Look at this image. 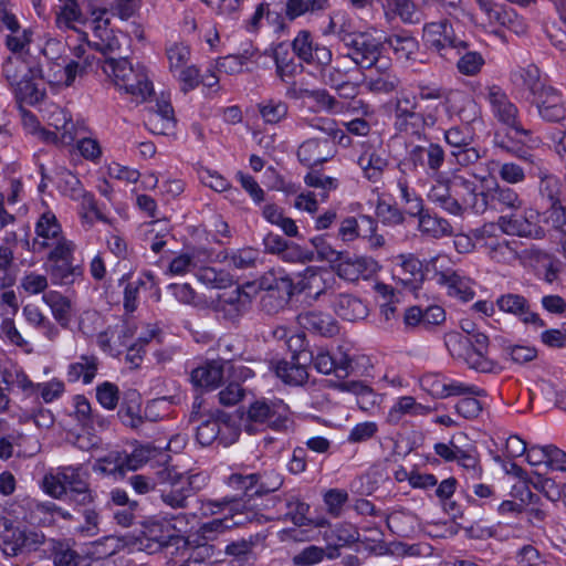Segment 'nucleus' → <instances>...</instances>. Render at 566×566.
Returning a JSON list of instances; mask_svg holds the SVG:
<instances>
[{
  "instance_id": "1",
  "label": "nucleus",
  "mask_w": 566,
  "mask_h": 566,
  "mask_svg": "<svg viewBox=\"0 0 566 566\" xmlns=\"http://www.w3.org/2000/svg\"><path fill=\"white\" fill-rule=\"evenodd\" d=\"M490 184H493L490 176L439 174L428 192V200L454 216H460L464 209L484 213L488 210L486 191Z\"/></svg>"
},
{
  "instance_id": "2",
  "label": "nucleus",
  "mask_w": 566,
  "mask_h": 566,
  "mask_svg": "<svg viewBox=\"0 0 566 566\" xmlns=\"http://www.w3.org/2000/svg\"><path fill=\"white\" fill-rule=\"evenodd\" d=\"M528 174L539 179L538 198L544 208V222L560 233L563 254L566 259V207L560 201V181L541 158L528 167Z\"/></svg>"
},
{
  "instance_id": "3",
  "label": "nucleus",
  "mask_w": 566,
  "mask_h": 566,
  "mask_svg": "<svg viewBox=\"0 0 566 566\" xmlns=\"http://www.w3.org/2000/svg\"><path fill=\"white\" fill-rule=\"evenodd\" d=\"M101 52L105 55L102 69L104 73L113 77L115 85L142 102L146 101L154 92L144 65L132 64L126 57L111 55L114 46L111 42L99 44Z\"/></svg>"
},
{
  "instance_id": "4",
  "label": "nucleus",
  "mask_w": 566,
  "mask_h": 566,
  "mask_svg": "<svg viewBox=\"0 0 566 566\" xmlns=\"http://www.w3.org/2000/svg\"><path fill=\"white\" fill-rule=\"evenodd\" d=\"M159 492L163 502L172 509L187 507V501L206 484L205 473H179L174 468H165L157 472Z\"/></svg>"
},
{
  "instance_id": "5",
  "label": "nucleus",
  "mask_w": 566,
  "mask_h": 566,
  "mask_svg": "<svg viewBox=\"0 0 566 566\" xmlns=\"http://www.w3.org/2000/svg\"><path fill=\"white\" fill-rule=\"evenodd\" d=\"M294 421L286 403L281 399H255L247 410L244 430L253 434L259 427L270 428L275 431H289Z\"/></svg>"
},
{
  "instance_id": "6",
  "label": "nucleus",
  "mask_w": 566,
  "mask_h": 566,
  "mask_svg": "<svg viewBox=\"0 0 566 566\" xmlns=\"http://www.w3.org/2000/svg\"><path fill=\"white\" fill-rule=\"evenodd\" d=\"M338 38L348 56L360 69H371L379 61L382 43L366 32L338 31Z\"/></svg>"
},
{
  "instance_id": "7",
  "label": "nucleus",
  "mask_w": 566,
  "mask_h": 566,
  "mask_svg": "<svg viewBox=\"0 0 566 566\" xmlns=\"http://www.w3.org/2000/svg\"><path fill=\"white\" fill-rule=\"evenodd\" d=\"M240 430L229 413L218 410L216 413L206 416L196 428V439L203 446H211L218 442L224 447L234 443Z\"/></svg>"
},
{
  "instance_id": "8",
  "label": "nucleus",
  "mask_w": 566,
  "mask_h": 566,
  "mask_svg": "<svg viewBox=\"0 0 566 566\" xmlns=\"http://www.w3.org/2000/svg\"><path fill=\"white\" fill-rule=\"evenodd\" d=\"M481 95L489 102L494 118L502 125L511 128L516 136L530 137L531 130L522 126L518 118V108L510 99L506 92L499 85H488Z\"/></svg>"
},
{
  "instance_id": "9",
  "label": "nucleus",
  "mask_w": 566,
  "mask_h": 566,
  "mask_svg": "<svg viewBox=\"0 0 566 566\" xmlns=\"http://www.w3.org/2000/svg\"><path fill=\"white\" fill-rule=\"evenodd\" d=\"M44 542V535L27 531L7 518L0 520V549L6 556L14 557L24 552L35 551Z\"/></svg>"
},
{
  "instance_id": "10",
  "label": "nucleus",
  "mask_w": 566,
  "mask_h": 566,
  "mask_svg": "<svg viewBox=\"0 0 566 566\" xmlns=\"http://www.w3.org/2000/svg\"><path fill=\"white\" fill-rule=\"evenodd\" d=\"M437 124V115L433 111L422 112L416 101L408 97L397 101L395 106V127L400 133L420 135L426 127Z\"/></svg>"
},
{
  "instance_id": "11",
  "label": "nucleus",
  "mask_w": 566,
  "mask_h": 566,
  "mask_svg": "<svg viewBox=\"0 0 566 566\" xmlns=\"http://www.w3.org/2000/svg\"><path fill=\"white\" fill-rule=\"evenodd\" d=\"M34 230L35 238L32 241L29 240V233L25 232L20 243L23 249L36 254L44 252L63 237L62 227L52 211H45L39 217Z\"/></svg>"
},
{
  "instance_id": "12",
  "label": "nucleus",
  "mask_w": 566,
  "mask_h": 566,
  "mask_svg": "<svg viewBox=\"0 0 566 566\" xmlns=\"http://www.w3.org/2000/svg\"><path fill=\"white\" fill-rule=\"evenodd\" d=\"M423 40L429 49L437 51L441 56L447 57L449 51L465 50V41L458 39L454 34L452 24L448 20L430 22L423 27Z\"/></svg>"
},
{
  "instance_id": "13",
  "label": "nucleus",
  "mask_w": 566,
  "mask_h": 566,
  "mask_svg": "<svg viewBox=\"0 0 566 566\" xmlns=\"http://www.w3.org/2000/svg\"><path fill=\"white\" fill-rule=\"evenodd\" d=\"M66 497L76 505L86 506L94 502L95 494L90 488L88 472L82 465L61 467Z\"/></svg>"
},
{
  "instance_id": "14",
  "label": "nucleus",
  "mask_w": 566,
  "mask_h": 566,
  "mask_svg": "<svg viewBox=\"0 0 566 566\" xmlns=\"http://www.w3.org/2000/svg\"><path fill=\"white\" fill-rule=\"evenodd\" d=\"M260 286L266 292L262 298V308L272 312L283 307L294 295V279L282 274L262 277Z\"/></svg>"
},
{
  "instance_id": "15",
  "label": "nucleus",
  "mask_w": 566,
  "mask_h": 566,
  "mask_svg": "<svg viewBox=\"0 0 566 566\" xmlns=\"http://www.w3.org/2000/svg\"><path fill=\"white\" fill-rule=\"evenodd\" d=\"M145 549L149 553L159 552L169 546L178 547L184 537L177 534V530L167 522H150L144 526L143 531Z\"/></svg>"
},
{
  "instance_id": "16",
  "label": "nucleus",
  "mask_w": 566,
  "mask_h": 566,
  "mask_svg": "<svg viewBox=\"0 0 566 566\" xmlns=\"http://www.w3.org/2000/svg\"><path fill=\"white\" fill-rule=\"evenodd\" d=\"M250 306V294L238 285L230 291L220 293L213 302L214 310L229 321L238 319L249 311Z\"/></svg>"
},
{
  "instance_id": "17",
  "label": "nucleus",
  "mask_w": 566,
  "mask_h": 566,
  "mask_svg": "<svg viewBox=\"0 0 566 566\" xmlns=\"http://www.w3.org/2000/svg\"><path fill=\"white\" fill-rule=\"evenodd\" d=\"M335 153L336 147L333 139L313 137L301 144L297 157L303 165L314 167L332 159Z\"/></svg>"
},
{
  "instance_id": "18",
  "label": "nucleus",
  "mask_w": 566,
  "mask_h": 566,
  "mask_svg": "<svg viewBox=\"0 0 566 566\" xmlns=\"http://www.w3.org/2000/svg\"><path fill=\"white\" fill-rule=\"evenodd\" d=\"M251 502L252 500L250 499L243 500L234 496H224L220 501H211L210 504L218 509H229L230 512H233V517H237L234 521L235 525L244 523L264 524L269 522L271 518L255 510L254 504Z\"/></svg>"
},
{
  "instance_id": "19",
  "label": "nucleus",
  "mask_w": 566,
  "mask_h": 566,
  "mask_svg": "<svg viewBox=\"0 0 566 566\" xmlns=\"http://www.w3.org/2000/svg\"><path fill=\"white\" fill-rule=\"evenodd\" d=\"M398 260L394 279L411 291L420 289L423 281L427 280L426 263L423 264L412 254L399 255Z\"/></svg>"
},
{
  "instance_id": "20",
  "label": "nucleus",
  "mask_w": 566,
  "mask_h": 566,
  "mask_svg": "<svg viewBox=\"0 0 566 566\" xmlns=\"http://www.w3.org/2000/svg\"><path fill=\"white\" fill-rule=\"evenodd\" d=\"M507 129L506 134L495 133L494 145L496 148L515 156L528 167L539 159V157L532 151V148L526 145V142L531 140L532 134L530 137L516 136L514 132H511V128Z\"/></svg>"
},
{
  "instance_id": "21",
  "label": "nucleus",
  "mask_w": 566,
  "mask_h": 566,
  "mask_svg": "<svg viewBox=\"0 0 566 566\" xmlns=\"http://www.w3.org/2000/svg\"><path fill=\"white\" fill-rule=\"evenodd\" d=\"M499 308L505 313L512 314L524 324H532L535 327H544V321L537 313L531 310L528 301L520 294H504L496 300Z\"/></svg>"
},
{
  "instance_id": "22",
  "label": "nucleus",
  "mask_w": 566,
  "mask_h": 566,
  "mask_svg": "<svg viewBox=\"0 0 566 566\" xmlns=\"http://www.w3.org/2000/svg\"><path fill=\"white\" fill-rule=\"evenodd\" d=\"M297 322L303 328L324 337H333L339 331L337 321L319 311L302 312L297 315Z\"/></svg>"
},
{
  "instance_id": "23",
  "label": "nucleus",
  "mask_w": 566,
  "mask_h": 566,
  "mask_svg": "<svg viewBox=\"0 0 566 566\" xmlns=\"http://www.w3.org/2000/svg\"><path fill=\"white\" fill-rule=\"evenodd\" d=\"M488 209L492 208L500 211H517L523 206L520 195L507 186H500L494 179L493 184L488 186L486 191Z\"/></svg>"
},
{
  "instance_id": "24",
  "label": "nucleus",
  "mask_w": 566,
  "mask_h": 566,
  "mask_svg": "<svg viewBox=\"0 0 566 566\" xmlns=\"http://www.w3.org/2000/svg\"><path fill=\"white\" fill-rule=\"evenodd\" d=\"M500 229L509 235L539 238L543 230L531 222L524 214L512 211L510 214L501 216L497 220Z\"/></svg>"
},
{
  "instance_id": "25",
  "label": "nucleus",
  "mask_w": 566,
  "mask_h": 566,
  "mask_svg": "<svg viewBox=\"0 0 566 566\" xmlns=\"http://www.w3.org/2000/svg\"><path fill=\"white\" fill-rule=\"evenodd\" d=\"M331 304L336 315L348 322L363 319L368 314V308L364 302L349 293L335 294Z\"/></svg>"
},
{
  "instance_id": "26",
  "label": "nucleus",
  "mask_w": 566,
  "mask_h": 566,
  "mask_svg": "<svg viewBox=\"0 0 566 566\" xmlns=\"http://www.w3.org/2000/svg\"><path fill=\"white\" fill-rule=\"evenodd\" d=\"M308 365H311V363L280 359L271 364V369L284 384L290 386H303L308 379Z\"/></svg>"
},
{
  "instance_id": "27",
  "label": "nucleus",
  "mask_w": 566,
  "mask_h": 566,
  "mask_svg": "<svg viewBox=\"0 0 566 566\" xmlns=\"http://www.w3.org/2000/svg\"><path fill=\"white\" fill-rule=\"evenodd\" d=\"M223 378V364L220 360H210L191 371L190 379L196 387L206 389L217 388Z\"/></svg>"
},
{
  "instance_id": "28",
  "label": "nucleus",
  "mask_w": 566,
  "mask_h": 566,
  "mask_svg": "<svg viewBox=\"0 0 566 566\" xmlns=\"http://www.w3.org/2000/svg\"><path fill=\"white\" fill-rule=\"evenodd\" d=\"M295 54L289 51V46L279 43L273 51L276 75L281 81L286 82L303 72V65L295 61Z\"/></svg>"
},
{
  "instance_id": "29",
  "label": "nucleus",
  "mask_w": 566,
  "mask_h": 566,
  "mask_svg": "<svg viewBox=\"0 0 566 566\" xmlns=\"http://www.w3.org/2000/svg\"><path fill=\"white\" fill-rule=\"evenodd\" d=\"M446 345L452 356L455 355L457 347H459V349L469 348L470 350L488 352L489 337L480 332L473 333L472 336L450 333L446 336Z\"/></svg>"
},
{
  "instance_id": "30",
  "label": "nucleus",
  "mask_w": 566,
  "mask_h": 566,
  "mask_svg": "<svg viewBox=\"0 0 566 566\" xmlns=\"http://www.w3.org/2000/svg\"><path fill=\"white\" fill-rule=\"evenodd\" d=\"M429 412V407L418 403L411 396H403L400 397L390 408L387 416V422L390 424H398L405 415L424 416Z\"/></svg>"
},
{
  "instance_id": "31",
  "label": "nucleus",
  "mask_w": 566,
  "mask_h": 566,
  "mask_svg": "<svg viewBox=\"0 0 566 566\" xmlns=\"http://www.w3.org/2000/svg\"><path fill=\"white\" fill-rule=\"evenodd\" d=\"M360 221L367 223V229H363L358 220L353 217L344 219L338 229V237L343 241L348 242L359 237L365 238L376 231L377 224L371 217L363 214L360 216Z\"/></svg>"
},
{
  "instance_id": "32",
  "label": "nucleus",
  "mask_w": 566,
  "mask_h": 566,
  "mask_svg": "<svg viewBox=\"0 0 566 566\" xmlns=\"http://www.w3.org/2000/svg\"><path fill=\"white\" fill-rule=\"evenodd\" d=\"M510 81L516 88L527 90L532 95H535L543 87L539 70L533 64L513 70L510 74Z\"/></svg>"
},
{
  "instance_id": "33",
  "label": "nucleus",
  "mask_w": 566,
  "mask_h": 566,
  "mask_svg": "<svg viewBox=\"0 0 566 566\" xmlns=\"http://www.w3.org/2000/svg\"><path fill=\"white\" fill-rule=\"evenodd\" d=\"M43 301L50 306L55 321L62 327H67L73 311L70 298L59 292L50 291L43 295Z\"/></svg>"
},
{
  "instance_id": "34",
  "label": "nucleus",
  "mask_w": 566,
  "mask_h": 566,
  "mask_svg": "<svg viewBox=\"0 0 566 566\" xmlns=\"http://www.w3.org/2000/svg\"><path fill=\"white\" fill-rule=\"evenodd\" d=\"M98 367V359L94 355H82L78 361L69 366L67 378L69 381L75 382L83 379L84 384H90L94 379Z\"/></svg>"
},
{
  "instance_id": "35",
  "label": "nucleus",
  "mask_w": 566,
  "mask_h": 566,
  "mask_svg": "<svg viewBox=\"0 0 566 566\" xmlns=\"http://www.w3.org/2000/svg\"><path fill=\"white\" fill-rule=\"evenodd\" d=\"M72 261L48 263V273L54 284L71 285L82 276V268Z\"/></svg>"
},
{
  "instance_id": "36",
  "label": "nucleus",
  "mask_w": 566,
  "mask_h": 566,
  "mask_svg": "<svg viewBox=\"0 0 566 566\" xmlns=\"http://www.w3.org/2000/svg\"><path fill=\"white\" fill-rule=\"evenodd\" d=\"M84 67L76 61H71L66 65L52 63L46 74V81L50 84L71 86L77 74H81Z\"/></svg>"
},
{
  "instance_id": "37",
  "label": "nucleus",
  "mask_w": 566,
  "mask_h": 566,
  "mask_svg": "<svg viewBox=\"0 0 566 566\" xmlns=\"http://www.w3.org/2000/svg\"><path fill=\"white\" fill-rule=\"evenodd\" d=\"M437 284L446 287L449 295L459 297L463 301L471 300L474 295V292L470 286L469 279L460 274L457 270L448 274L447 277L437 282Z\"/></svg>"
},
{
  "instance_id": "38",
  "label": "nucleus",
  "mask_w": 566,
  "mask_h": 566,
  "mask_svg": "<svg viewBox=\"0 0 566 566\" xmlns=\"http://www.w3.org/2000/svg\"><path fill=\"white\" fill-rule=\"evenodd\" d=\"M358 165L364 170L366 178L376 182L387 168L388 160L375 150H366L359 156Z\"/></svg>"
},
{
  "instance_id": "39",
  "label": "nucleus",
  "mask_w": 566,
  "mask_h": 566,
  "mask_svg": "<svg viewBox=\"0 0 566 566\" xmlns=\"http://www.w3.org/2000/svg\"><path fill=\"white\" fill-rule=\"evenodd\" d=\"M284 505L286 509L285 518H289L296 526H306L311 524L307 517L310 505L303 502L297 495L286 493L283 495Z\"/></svg>"
},
{
  "instance_id": "40",
  "label": "nucleus",
  "mask_w": 566,
  "mask_h": 566,
  "mask_svg": "<svg viewBox=\"0 0 566 566\" xmlns=\"http://www.w3.org/2000/svg\"><path fill=\"white\" fill-rule=\"evenodd\" d=\"M382 44L389 45L398 59L410 60L418 50V41L409 34H391Z\"/></svg>"
},
{
  "instance_id": "41",
  "label": "nucleus",
  "mask_w": 566,
  "mask_h": 566,
  "mask_svg": "<svg viewBox=\"0 0 566 566\" xmlns=\"http://www.w3.org/2000/svg\"><path fill=\"white\" fill-rule=\"evenodd\" d=\"M125 459L126 453L109 452L106 457L96 461L93 470L102 474L124 476L127 471Z\"/></svg>"
},
{
  "instance_id": "42",
  "label": "nucleus",
  "mask_w": 566,
  "mask_h": 566,
  "mask_svg": "<svg viewBox=\"0 0 566 566\" xmlns=\"http://www.w3.org/2000/svg\"><path fill=\"white\" fill-rule=\"evenodd\" d=\"M454 356L462 357L469 368L480 373H491L495 367L494 361L488 357V352L457 347Z\"/></svg>"
},
{
  "instance_id": "43",
  "label": "nucleus",
  "mask_w": 566,
  "mask_h": 566,
  "mask_svg": "<svg viewBox=\"0 0 566 566\" xmlns=\"http://www.w3.org/2000/svg\"><path fill=\"white\" fill-rule=\"evenodd\" d=\"M197 279L208 287L223 289L233 285L232 276L226 271H217L214 268L206 266L198 270Z\"/></svg>"
},
{
  "instance_id": "44",
  "label": "nucleus",
  "mask_w": 566,
  "mask_h": 566,
  "mask_svg": "<svg viewBox=\"0 0 566 566\" xmlns=\"http://www.w3.org/2000/svg\"><path fill=\"white\" fill-rule=\"evenodd\" d=\"M366 85L373 93L390 94L398 88L400 80L394 72H379L370 75L366 81Z\"/></svg>"
},
{
  "instance_id": "45",
  "label": "nucleus",
  "mask_w": 566,
  "mask_h": 566,
  "mask_svg": "<svg viewBox=\"0 0 566 566\" xmlns=\"http://www.w3.org/2000/svg\"><path fill=\"white\" fill-rule=\"evenodd\" d=\"M419 230L433 238L450 235L452 233V227L448 220L438 216H431L428 212L420 214Z\"/></svg>"
},
{
  "instance_id": "46",
  "label": "nucleus",
  "mask_w": 566,
  "mask_h": 566,
  "mask_svg": "<svg viewBox=\"0 0 566 566\" xmlns=\"http://www.w3.org/2000/svg\"><path fill=\"white\" fill-rule=\"evenodd\" d=\"M260 542V535L233 541L226 546L224 553L238 562H247L253 556V548Z\"/></svg>"
},
{
  "instance_id": "47",
  "label": "nucleus",
  "mask_w": 566,
  "mask_h": 566,
  "mask_svg": "<svg viewBox=\"0 0 566 566\" xmlns=\"http://www.w3.org/2000/svg\"><path fill=\"white\" fill-rule=\"evenodd\" d=\"M260 115L266 124H277L289 113V105L281 99H268L258 105Z\"/></svg>"
},
{
  "instance_id": "48",
  "label": "nucleus",
  "mask_w": 566,
  "mask_h": 566,
  "mask_svg": "<svg viewBox=\"0 0 566 566\" xmlns=\"http://www.w3.org/2000/svg\"><path fill=\"white\" fill-rule=\"evenodd\" d=\"M56 22L69 29H75V24H83L85 17L76 0H65L57 13Z\"/></svg>"
},
{
  "instance_id": "49",
  "label": "nucleus",
  "mask_w": 566,
  "mask_h": 566,
  "mask_svg": "<svg viewBox=\"0 0 566 566\" xmlns=\"http://www.w3.org/2000/svg\"><path fill=\"white\" fill-rule=\"evenodd\" d=\"M485 14L491 24H499L517 32L516 27L520 25V21L513 9L494 3Z\"/></svg>"
},
{
  "instance_id": "50",
  "label": "nucleus",
  "mask_w": 566,
  "mask_h": 566,
  "mask_svg": "<svg viewBox=\"0 0 566 566\" xmlns=\"http://www.w3.org/2000/svg\"><path fill=\"white\" fill-rule=\"evenodd\" d=\"M286 347L291 352V359L298 363H312L313 352L306 348L305 334L292 333L286 339Z\"/></svg>"
},
{
  "instance_id": "51",
  "label": "nucleus",
  "mask_w": 566,
  "mask_h": 566,
  "mask_svg": "<svg viewBox=\"0 0 566 566\" xmlns=\"http://www.w3.org/2000/svg\"><path fill=\"white\" fill-rule=\"evenodd\" d=\"M42 78H32L14 90L15 97L28 105H35L43 101L45 96L44 88L40 87Z\"/></svg>"
},
{
  "instance_id": "52",
  "label": "nucleus",
  "mask_w": 566,
  "mask_h": 566,
  "mask_svg": "<svg viewBox=\"0 0 566 566\" xmlns=\"http://www.w3.org/2000/svg\"><path fill=\"white\" fill-rule=\"evenodd\" d=\"M1 72L10 86H12L13 83L21 81L23 74L31 72V65L19 56H9L3 62Z\"/></svg>"
},
{
  "instance_id": "53",
  "label": "nucleus",
  "mask_w": 566,
  "mask_h": 566,
  "mask_svg": "<svg viewBox=\"0 0 566 566\" xmlns=\"http://www.w3.org/2000/svg\"><path fill=\"white\" fill-rule=\"evenodd\" d=\"M315 42H313L312 34L302 30L297 33L295 39L292 41V50L293 53L304 63L311 64V57L313 50L315 48Z\"/></svg>"
},
{
  "instance_id": "54",
  "label": "nucleus",
  "mask_w": 566,
  "mask_h": 566,
  "mask_svg": "<svg viewBox=\"0 0 566 566\" xmlns=\"http://www.w3.org/2000/svg\"><path fill=\"white\" fill-rule=\"evenodd\" d=\"M499 340H501V346L505 356L510 357L515 364H526L537 357V349L535 347L511 344L506 345L504 339L500 338Z\"/></svg>"
},
{
  "instance_id": "55",
  "label": "nucleus",
  "mask_w": 566,
  "mask_h": 566,
  "mask_svg": "<svg viewBox=\"0 0 566 566\" xmlns=\"http://www.w3.org/2000/svg\"><path fill=\"white\" fill-rule=\"evenodd\" d=\"M157 454L158 449L153 444H140L136 447L130 454L126 453V468L127 470L135 471Z\"/></svg>"
},
{
  "instance_id": "56",
  "label": "nucleus",
  "mask_w": 566,
  "mask_h": 566,
  "mask_svg": "<svg viewBox=\"0 0 566 566\" xmlns=\"http://www.w3.org/2000/svg\"><path fill=\"white\" fill-rule=\"evenodd\" d=\"M452 271L454 269L446 255H438L426 262L427 280L434 281L436 283L447 277Z\"/></svg>"
},
{
  "instance_id": "57",
  "label": "nucleus",
  "mask_w": 566,
  "mask_h": 566,
  "mask_svg": "<svg viewBox=\"0 0 566 566\" xmlns=\"http://www.w3.org/2000/svg\"><path fill=\"white\" fill-rule=\"evenodd\" d=\"M337 274L346 280H357L359 274L367 269L368 260L365 258H356L353 260L344 255L342 261H338Z\"/></svg>"
},
{
  "instance_id": "58",
  "label": "nucleus",
  "mask_w": 566,
  "mask_h": 566,
  "mask_svg": "<svg viewBox=\"0 0 566 566\" xmlns=\"http://www.w3.org/2000/svg\"><path fill=\"white\" fill-rule=\"evenodd\" d=\"M283 484V478L274 470L264 471L258 473L256 496H262L272 492L277 491Z\"/></svg>"
},
{
  "instance_id": "59",
  "label": "nucleus",
  "mask_w": 566,
  "mask_h": 566,
  "mask_svg": "<svg viewBox=\"0 0 566 566\" xmlns=\"http://www.w3.org/2000/svg\"><path fill=\"white\" fill-rule=\"evenodd\" d=\"M300 95H306L307 98L313 99L321 108L327 112H337L340 108V103L326 90L300 88Z\"/></svg>"
},
{
  "instance_id": "60",
  "label": "nucleus",
  "mask_w": 566,
  "mask_h": 566,
  "mask_svg": "<svg viewBox=\"0 0 566 566\" xmlns=\"http://www.w3.org/2000/svg\"><path fill=\"white\" fill-rule=\"evenodd\" d=\"M376 216L387 226H397L405 221L401 210L396 205L388 203L385 200H378Z\"/></svg>"
},
{
  "instance_id": "61",
  "label": "nucleus",
  "mask_w": 566,
  "mask_h": 566,
  "mask_svg": "<svg viewBox=\"0 0 566 566\" xmlns=\"http://www.w3.org/2000/svg\"><path fill=\"white\" fill-rule=\"evenodd\" d=\"M253 50H244L241 54L227 55L218 62L219 70L227 74L240 73L243 65L253 56Z\"/></svg>"
},
{
  "instance_id": "62",
  "label": "nucleus",
  "mask_w": 566,
  "mask_h": 566,
  "mask_svg": "<svg viewBox=\"0 0 566 566\" xmlns=\"http://www.w3.org/2000/svg\"><path fill=\"white\" fill-rule=\"evenodd\" d=\"M229 483L231 486L243 491V500L258 497L254 494V491H256L258 473L247 475L233 473L229 476Z\"/></svg>"
},
{
  "instance_id": "63",
  "label": "nucleus",
  "mask_w": 566,
  "mask_h": 566,
  "mask_svg": "<svg viewBox=\"0 0 566 566\" xmlns=\"http://www.w3.org/2000/svg\"><path fill=\"white\" fill-rule=\"evenodd\" d=\"M167 57L169 61V70L176 73L184 69L190 59V48L184 43H175L167 49Z\"/></svg>"
},
{
  "instance_id": "64",
  "label": "nucleus",
  "mask_w": 566,
  "mask_h": 566,
  "mask_svg": "<svg viewBox=\"0 0 566 566\" xmlns=\"http://www.w3.org/2000/svg\"><path fill=\"white\" fill-rule=\"evenodd\" d=\"M325 557V548L310 545L295 554L292 562L295 566H313L321 563Z\"/></svg>"
}]
</instances>
